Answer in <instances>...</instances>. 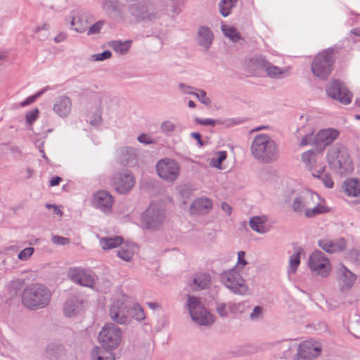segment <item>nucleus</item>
<instances>
[{"label": "nucleus", "mask_w": 360, "mask_h": 360, "mask_svg": "<svg viewBox=\"0 0 360 360\" xmlns=\"http://www.w3.org/2000/svg\"><path fill=\"white\" fill-rule=\"evenodd\" d=\"M320 196L311 191H303L294 198L292 208L295 212L304 213L308 218L326 213L328 210L321 202Z\"/></svg>", "instance_id": "obj_1"}, {"label": "nucleus", "mask_w": 360, "mask_h": 360, "mask_svg": "<svg viewBox=\"0 0 360 360\" xmlns=\"http://www.w3.org/2000/svg\"><path fill=\"white\" fill-rule=\"evenodd\" d=\"M253 157L263 163H271L279 157L278 147L275 141L266 134L256 136L251 145Z\"/></svg>", "instance_id": "obj_2"}, {"label": "nucleus", "mask_w": 360, "mask_h": 360, "mask_svg": "<svg viewBox=\"0 0 360 360\" xmlns=\"http://www.w3.org/2000/svg\"><path fill=\"white\" fill-rule=\"evenodd\" d=\"M51 292L43 284L34 283L26 287L22 292V303L30 309L45 308L50 302Z\"/></svg>", "instance_id": "obj_3"}, {"label": "nucleus", "mask_w": 360, "mask_h": 360, "mask_svg": "<svg viewBox=\"0 0 360 360\" xmlns=\"http://www.w3.org/2000/svg\"><path fill=\"white\" fill-rule=\"evenodd\" d=\"M327 162L330 168L340 174H346L352 169V160L346 147L335 143L327 152Z\"/></svg>", "instance_id": "obj_4"}, {"label": "nucleus", "mask_w": 360, "mask_h": 360, "mask_svg": "<svg viewBox=\"0 0 360 360\" xmlns=\"http://www.w3.org/2000/svg\"><path fill=\"white\" fill-rule=\"evenodd\" d=\"M334 61L333 50L326 49L319 52L311 64L312 74L320 79L326 80L333 70Z\"/></svg>", "instance_id": "obj_5"}, {"label": "nucleus", "mask_w": 360, "mask_h": 360, "mask_svg": "<svg viewBox=\"0 0 360 360\" xmlns=\"http://www.w3.org/2000/svg\"><path fill=\"white\" fill-rule=\"evenodd\" d=\"M166 219L165 208L160 202H152L141 217L142 226L149 231L159 230Z\"/></svg>", "instance_id": "obj_6"}, {"label": "nucleus", "mask_w": 360, "mask_h": 360, "mask_svg": "<svg viewBox=\"0 0 360 360\" xmlns=\"http://www.w3.org/2000/svg\"><path fill=\"white\" fill-rule=\"evenodd\" d=\"M220 279L224 285L234 294L246 295L250 294V288L245 280L243 278L238 267L223 272Z\"/></svg>", "instance_id": "obj_7"}, {"label": "nucleus", "mask_w": 360, "mask_h": 360, "mask_svg": "<svg viewBox=\"0 0 360 360\" xmlns=\"http://www.w3.org/2000/svg\"><path fill=\"white\" fill-rule=\"evenodd\" d=\"M98 340L105 349H116L122 342V331L114 323H106L99 332Z\"/></svg>", "instance_id": "obj_8"}, {"label": "nucleus", "mask_w": 360, "mask_h": 360, "mask_svg": "<svg viewBox=\"0 0 360 360\" xmlns=\"http://www.w3.org/2000/svg\"><path fill=\"white\" fill-rule=\"evenodd\" d=\"M186 305L192 319L198 324L209 326L214 323L213 315L205 309L199 298L188 296Z\"/></svg>", "instance_id": "obj_9"}, {"label": "nucleus", "mask_w": 360, "mask_h": 360, "mask_svg": "<svg viewBox=\"0 0 360 360\" xmlns=\"http://www.w3.org/2000/svg\"><path fill=\"white\" fill-rule=\"evenodd\" d=\"M308 266L313 275L323 278L328 277L332 271L330 259L319 250L309 256Z\"/></svg>", "instance_id": "obj_10"}, {"label": "nucleus", "mask_w": 360, "mask_h": 360, "mask_svg": "<svg viewBox=\"0 0 360 360\" xmlns=\"http://www.w3.org/2000/svg\"><path fill=\"white\" fill-rule=\"evenodd\" d=\"M156 170L161 179L168 182H173L179 176L180 166L175 160L165 158L158 162Z\"/></svg>", "instance_id": "obj_11"}, {"label": "nucleus", "mask_w": 360, "mask_h": 360, "mask_svg": "<svg viewBox=\"0 0 360 360\" xmlns=\"http://www.w3.org/2000/svg\"><path fill=\"white\" fill-rule=\"evenodd\" d=\"M326 93L331 98L335 99L342 104L351 103L352 94L344 83L340 80H333L326 88Z\"/></svg>", "instance_id": "obj_12"}, {"label": "nucleus", "mask_w": 360, "mask_h": 360, "mask_svg": "<svg viewBox=\"0 0 360 360\" xmlns=\"http://www.w3.org/2000/svg\"><path fill=\"white\" fill-rule=\"evenodd\" d=\"M340 136V131L333 128L320 130L314 138V146L317 152L322 153L326 148L335 141Z\"/></svg>", "instance_id": "obj_13"}, {"label": "nucleus", "mask_w": 360, "mask_h": 360, "mask_svg": "<svg viewBox=\"0 0 360 360\" xmlns=\"http://www.w3.org/2000/svg\"><path fill=\"white\" fill-rule=\"evenodd\" d=\"M68 277L74 282L89 288H94L95 285V274L90 269H85L81 267L69 269Z\"/></svg>", "instance_id": "obj_14"}, {"label": "nucleus", "mask_w": 360, "mask_h": 360, "mask_svg": "<svg viewBox=\"0 0 360 360\" xmlns=\"http://www.w3.org/2000/svg\"><path fill=\"white\" fill-rule=\"evenodd\" d=\"M135 184V178L129 170L116 173L112 178V186L121 194L128 193Z\"/></svg>", "instance_id": "obj_15"}, {"label": "nucleus", "mask_w": 360, "mask_h": 360, "mask_svg": "<svg viewBox=\"0 0 360 360\" xmlns=\"http://www.w3.org/2000/svg\"><path fill=\"white\" fill-rule=\"evenodd\" d=\"M319 153L313 150H309L302 155V159L305 166L309 169L313 176H320L321 172L326 169V166L323 164H319Z\"/></svg>", "instance_id": "obj_16"}, {"label": "nucleus", "mask_w": 360, "mask_h": 360, "mask_svg": "<svg viewBox=\"0 0 360 360\" xmlns=\"http://www.w3.org/2000/svg\"><path fill=\"white\" fill-rule=\"evenodd\" d=\"M336 274L340 290L348 292L354 285L356 276L342 264L338 266Z\"/></svg>", "instance_id": "obj_17"}, {"label": "nucleus", "mask_w": 360, "mask_h": 360, "mask_svg": "<svg viewBox=\"0 0 360 360\" xmlns=\"http://www.w3.org/2000/svg\"><path fill=\"white\" fill-rule=\"evenodd\" d=\"M109 314L111 319L117 323H127L129 315V307L124 301L115 300L110 307Z\"/></svg>", "instance_id": "obj_18"}, {"label": "nucleus", "mask_w": 360, "mask_h": 360, "mask_svg": "<svg viewBox=\"0 0 360 360\" xmlns=\"http://www.w3.org/2000/svg\"><path fill=\"white\" fill-rule=\"evenodd\" d=\"M114 200L112 195L106 191H98L93 196L92 205L96 209L108 213L111 210Z\"/></svg>", "instance_id": "obj_19"}, {"label": "nucleus", "mask_w": 360, "mask_h": 360, "mask_svg": "<svg viewBox=\"0 0 360 360\" xmlns=\"http://www.w3.org/2000/svg\"><path fill=\"white\" fill-rule=\"evenodd\" d=\"M318 245L325 252L333 254L345 250L347 243L346 240L343 238H339L335 240L325 238L318 240Z\"/></svg>", "instance_id": "obj_20"}, {"label": "nucleus", "mask_w": 360, "mask_h": 360, "mask_svg": "<svg viewBox=\"0 0 360 360\" xmlns=\"http://www.w3.org/2000/svg\"><path fill=\"white\" fill-rule=\"evenodd\" d=\"M297 349L300 354L311 359L320 356L322 351V345L319 342L308 340L297 345Z\"/></svg>", "instance_id": "obj_21"}, {"label": "nucleus", "mask_w": 360, "mask_h": 360, "mask_svg": "<svg viewBox=\"0 0 360 360\" xmlns=\"http://www.w3.org/2000/svg\"><path fill=\"white\" fill-rule=\"evenodd\" d=\"M72 103L71 98L68 96L58 97L53 105V111L61 118L68 117L72 110Z\"/></svg>", "instance_id": "obj_22"}, {"label": "nucleus", "mask_w": 360, "mask_h": 360, "mask_svg": "<svg viewBox=\"0 0 360 360\" xmlns=\"http://www.w3.org/2000/svg\"><path fill=\"white\" fill-rule=\"evenodd\" d=\"M84 309V300L79 296L70 297L64 304L63 311L67 317L78 315Z\"/></svg>", "instance_id": "obj_23"}, {"label": "nucleus", "mask_w": 360, "mask_h": 360, "mask_svg": "<svg viewBox=\"0 0 360 360\" xmlns=\"http://www.w3.org/2000/svg\"><path fill=\"white\" fill-rule=\"evenodd\" d=\"M130 14L139 20H155L159 18L158 13L150 12L148 8L143 4H134L129 6Z\"/></svg>", "instance_id": "obj_24"}, {"label": "nucleus", "mask_w": 360, "mask_h": 360, "mask_svg": "<svg viewBox=\"0 0 360 360\" xmlns=\"http://www.w3.org/2000/svg\"><path fill=\"white\" fill-rule=\"evenodd\" d=\"M268 60L262 56H255L247 60L246 68L253 75H257L261 70H264Z\"/></svg>", "instance_id": "obj_25"}, {"label": "nucleus", "mask_w": 360, "mask_h": 360, "mask_svg": "<svg viewBox=\"0 0 360 360\" xmlns=\"http://www.w3.org/2000/svg\"><path fill=\"white\" fill-rule=\"evenodd\" d=\"M211 281L210 276L207 273H197L193 276L192 281H190L189 285L195 290H202L207 288Z\"/></svg>", "instance_id": "obj_26"}, {"label": "nucleus", "mask_w": 360, "mask_h": 360, "mask_svg": "<svg viewBox=\"0 0 360 360\" xmlns=\"http://www.w3.org/2000/svg\"><path fill=\"white\" fill-rule=\"evenodd\" d=\"M296 348L297 344L293 341H282L275 347V349L277 352L276 356L280 359H287L292 354V352Z\"/></svg>", "instance_id": "obj_27"}, {"label": "nucleus", "mask_w": 360, "mask_h": 360, "mask_svg": "<svg viewBox=\"0 0 360 360\" xmlns=\"http://www.w3.org/2000/svg\"><path fill=\"white\" fill-rule=\"evenodd\" d=\"M268 218L266 216H256L250 219V228L261 234H264L269 231L270 227L266 226Z\"/></svg>", "instance_id": "obj_28"}, {"label": "nucleus", "mask_w": 360, "mask_h": 360, "mask_svg": "<svg viewBox=\"0 0 360 360\" xmlns=\"http://www.w3.org/2000/svg\"><path fill=\"white\" fill-rule=\"evenodd\" d=\"M213 34L208 27L202 26L199 28L197 36L198 44L207 50L212 44Z\"/></svg>", "instance_id": "obj_29"}, {"label": "nucleus", "mask_w": 360, "mask_h": 360, "mask_svg": "<svg viewBox=\"0 0 360 360\" xmlns=\"http://www.w3.org/2000/svg\"><path fill=\"white\" fill-rule=\"evenodd\" d=\"M212 207V202L207 198H199L195 199L191 206L193 213H207Z\"/></svg>", "instance_id": "obj_30"}, {"label": "nucleus", "mask_w": 360, "mask_h": 360, "mask_svg": "<svg viewBox=\"0 0 360 360\" xmlns=\"http://www.w3.org/2000/svg\"><path fill=\"white\" fill-rule=\"evenodd\" d=\"M103 10L108 14L114 16L122 17L124 5L117 0H106L103 4Z\"/></svg>", "instance_id": "obj_31"}, {"label": "nucleus", "mask_w": 360, "mask_h": 360, "mask_svg": "<svg viewBox=\"0 0 360 360\" xmlns=\"http://www.w3.org/2000/svg\"><path fill=\"white\" fill-rule=\"evenodd\" d=\"M268 77L272 79H281L283 76L289 75V68H281L268 62L264 70Z\"/></svg>", "instance_id": "obj_32"}, {"label": "nucleus", "mask_w": 360, "mask_h": 360, "mask_svg": "<svg viewBox=\"0 0 360 360\" xmlns=\"http://www.w3.org/2000/svg\"><path fill=\"white\" fill-rule=\"evenodd\" d=\"M240 306V304H236L233 302H217L216 304V310L220 316L226 317L229 313L233 314L237 312Z\"/></svg>", "instance_id": "obj_33"}, {"label": "nucleus", "mask_w": 360, "mask_h": 360, "mask_svg": "<svg viewBox=\"0 0 360 360\" xmlns=\"http://www.w3.org/2000/svg\"><path fill=\"white\" fill-rule=\"evenodd\" d=\"M304 253L303 248L297 247L294 250V253L289 258L288 274H295L298 266L300 264L301 255Z\"/></svg>", "instance_id": "obj_34"}, {"label": "nucleus", "mask_w": 360, "mask_h": 360, "mask_svg": "<svg viewBox=\"0 0 360 360\" xmlns=\"http://www.w3.org/2000/svg\"><path fill=\"white\" fill-rule=\"evenodd\" d=\"M136 248L134 243H126L117 251V256L124 262H131Z\"/></svg>", "instance_id": "obj_35"}, {"label": "nucleus", "mask_w": 360, "mask_h": 360, "mask_svg": "<svg viewBox=\"0 0 360 360\" xmlns=\"http://www.w3.org/2000/svg\"><path fill=\"white\" fill-rule=\"evenodd\" d=\"M123 243L121 236L103 237L100 238L99 243L102 249L109 250L115 248Z\"/></svg>", "instance_id": "obj_36"}, {"label": "nucleus", "mask_w": 360, "mask_h": 360, "mask_svg": "<svg viewBox=\"0 0 360 360\" xmlns=\"http://www.w3.org/2000/svg\"><path fill=\"white\" fill-rule=\"evenodd\" d=\"M92 360H115V354L112 350L105 349L103 347H94L91 351Z\"/></svg>", "instance_id": "obj_37"}, {"label": "nucleus", "mask_w": 360, "mask_h": 360, "mask_svg": "<svg viewBox=\"0 0 360 360\" xmlns=\"http://www.w3.org/2000/svg\"><path fill=\"white\" fill-rule=\"evenodd\" d=\"M345 192L349 196H358L360 195V181L350 179H347L344 183Z\"/></svg>", "instance_id": "obj_38"}, {"label": "nucleus", "mask_w": 360, "mask_h": 360, "mask_svg": "<svg viewBox=\"0 0 360 360\" xmlns=\"http://www.w3.org/2000/svg\"><path fill=\"white\" fill-rule=\"evenodd\" d=\"M238 0H220L219 2V13L224 17H227L238 4Z\"/></svg>", "instance_id": "obj_39"}, {"label": "nucleus", "mask_w": 360, "mask_h": 360, "mask_svg": "<svg viewBox=\"0 0 360 360\" xmlns=\"http://www.w3.org/2000/svg\"><path fill=\"white\" fill-rule=\"evenodd\" d=\"M71 26L77 32H84L88 30L89 25L85 16L73 17L71 21Z\"/></svg>", "instance_id": "obj_40"}, {"label": "nucleus", "mask_w": 360, "mask_h": 360, "mask_svg": "<svg viewBox=\"0 0 360 360\" xmlns=\"http://www.w3.org/2000/svg\"><path fill=\"white\" fill-rule=\"evenodd\" d=\"M221 31L224 34L233 42H238L242 39V37L237 29L233 26L223 25Z\"/></svg>", "instance_id": "obj_41"}, {"label": "nucleus", "mask_w": 360, "mask_h": 360, "mask_svg": "<svg viewBox=\"0 0 360 360\" xmlns=\"http://www.w3.org/2000/svg\"><path fill=\"white\" fill-rule=\"evenodd\" d=\"M110 46L117 53L124 55L126 54L130 49L131 41H114L111 43Z\"/></svg>", "instance_id": "obj_42"}, {"label": "nucleus", "mask_w": 360, "mask_h": 360, "mask_svg": "<svg viewBox=\"0 0 360 360\" xmlns=\"http://www.w3.org/2000/svg\"><path fill=\"white\" fill-rule=\"evenodd\" d=\"M177 124L171 121L165 120L160 124V131L167 136H172V134L177 129Z\"/></svg>", "instance_id": "obj_43"}, {"label": "nucleus", "mask_w": 360, "mask_h": 360, "mask_svg": "<svg viewBox=\"0 0 360 360\" xmlns=\"http://www.w3.org/2000/svg\"><path fill=\"white\" fill-rule=\"evenodd\" d=\"M226 158L227 153L226 151H219L215 154V156L211 159L210 165L213 167L221 169V163Z\"/></svg>", "instance_id": "obj_44"}, {"label": "nucleus", "mask_w": 360, "mask_h": 360, "mask_svg": "<svg viewBox=\"0 0 360 360\" xmlns=\"http://www.w3.org/2000/svg\"><path fill=\"white\" fill-rule=\"evenodd\" d=\"M129 315L139 321L145 319L146 317L143 309L139 304H135L131 309Z\"/></svg>", "instance_id": "obj_45"}, {"label": "nucleus", "mask_w": 360, "mask_h": 360, "mask_svg": "<svg viewBox=\"0 0 360 360\" xmlns=\"http://www.w3.org/2000/svg\"><path fill=\"white\" fill-rule=\"evenodd\" d=\"M321 175L320 176H315L321 180L324 186L328 188H332L334 186V181L331 177V176L326 172L325 169L321 172Z\"/></svg>", "instance_id": "obj_46"}, {"label": "nucleus", "mask_w": 360, "mask_h": 360, "mask_svg": "<svg viewBox=\"0 0 360 360\" xmlns=\"http://www.w3.org/2000/svg\"><path fill=\"white\" fill-rule=\"evenodd\" d=\"M50 89L49 86H46L44 89H43L41 91L35 94L34 95L27 97L24 101H22L20 103V105L22 107H25V106L32 104V103H34L36 101V99L37 98L41 96L47 89Z\"/></svg>", "instance_id": "obj_47"}, {"label": "nucleus", "mask_w": 360, "mask_h": 360, "mask_svg": "<svg viewBox=\"0 0 360 360\" xmlns=\"http://www.w3.org/2000/svg\"><path fill=\"white\" fill-rule=\"evenodd\" d=\"M34 252V249L33 248H26L18 253V258L21 261H27L31 257Z\"/></svg>", "instance_id": "obj_48"}, {"label": "nucleus", "mask_w": 360, "mask_h": 360, "mask_svg": "<svg viewBox=\"0 0 360 360\" xmlns=\"http://www.w3.org/2000/svg\"><path fill=\"white\" fill-rule=\"evenodd\" d=\"M193 96L198 98L202 103L206 105H210L211 104V99L207 96L206 92L202 89L198 90V92H195Z\"/></svg>", "instance_id": "obj_49"}, {"label": "nucleus", "mask_w": 360, "mask_h": 360, "mask_svg": "<svg viewBox=\"0 0 360 360\" xmlns=\"http://www.w3.org/2000/svg\"><path fill=\"white\" fill-rule=\"evenodd\" d=\"M104 23L105 22L103 20H99L96 22L95 24H94L92 26L89 27V29L88 30L87 34L92 35L99 33Z\"/></svg>", "instance_id": "obj_50"}, {"label": "nucleus", "mask_w": 360, "mask_h": 360, "mask_svg": "<svg viewBox=\"0 0 360 360\" xmlns=\"http://www.w3.org/2000/svg\"><path fill=\"white\" fill-rule=\"evenodd\" d=\"M39 111L37 108H35L26 115V121L29 124H32L39 117Z\"/></svg>", "instance_id": "obj_51"}, {"label": "nucleus", "mask_w": 360, "mask_h": 360, "mask_svg": "<svg viewBox=\"0 0 360 360\" xmlns=\"http://www.w3.org/2000/svg\"><path fill=\"white\" fill-rule=\"evenodd\" d=\"M178 87L181 94L190 95H193L195 94V88L191 86L186 85L184 83H179Z\"/></svg>", "instance_id": "obj_52"}, {"label": "nucleus", "mask_w": 360, "mask_h": 360, "mask_svg": "<svg viewBox=\"0 0 360 360\" xmlns=\"http://www.w3.org/2000/svg\"><path fill=\"white\" fill-rule=\"evenodd\" d=\"M52 242L58 245H65L70 243V239L63 236H53Z\"/></svg>", "instance_id": "obj_53"}, {"label": "nucleus", "mask_w": 360, "mask_h": 360, "mask_svg": "<svg viewBox=\"0 0 360 360\" xmlns=\"http://www.w3.org/2000/svg\"><path fill=\"white\" fill-rule=\"evenodd\" d=\"M61 347H56L54 346L49 347L46 350V355L50 358H56L58 356L59 353L62 352Z\"/></svg>", "instance_id": "obj_54"}, {"label": "nucleus", "mask_w": 360, "mask_h": 360, "mask_svg": "<svg viewBox=\"0 0 360 360\" xmlns=\"http://www.w3.org/2000/svg\"><path fill=\"white\" fill-rule=\"evenodd\" d=\"M195 122L200 125H210L213 127L216 125L217 121L210 118L201 119L196 117L195 118Z\"/></svg>", "instance_id": "obj_55"}, {"label": "nucleus", "mask_w": 360, "mask_h": 360, "mask_svg": "<svg viewBox=\"0 0 360 360\" xmlns=\"http://www.w3.org/2000/svg\"><path fill=\"white\" fill-rule=\"evenodd\" d=\"M111 52L108 50H106L103 53L94 54L93 55L92 57L94 58V60L102 61L105 59L110 58L111 57Z\"/></svg>", "instance_id": "obj_56"}, {"label": "nucleus", "mask_w": 360, "mask_h": 360, "mask_svg": "<svg viewBox=\"0 0 360 360\" xmlns=\"http://www.w3.org/2000/svg\"><path fill=\"white\" fill-rule=\"evenodd\" d=\"M348 258L354 262H356L360 264V251L352 249L348 252Z\"/></svg>", "instance_id": "obj_57"}, {"label": "nucleus", "mask_w": 360, "mask_h": 360, "mask_svg": "<svg viewBox=\"0 0 360 360\" xmlns=\"http://www.w3.org/2000/svg\"><path fill=\"white\" fill-rule=\"evenodd\" d=\"M314 136H313L312 132L307 134V135L304 136L303 138L301 139L300 145L304 146L309 144H311L314 146Z\"/></svg>", "instance_id": "obj_58"}, {"label": "nucleus", "mask_w": 360, "mask_h": 360, "mask_svg": "<svg viewBox=\"0 0 360 360\" xmlns=\"http://www.w3.org/2000/svg\"><path fill=\"white\" fill-rule=\"evenodd\" d=\"M262 314V308L257 306L254 308L253 311L250 314V317L252 320H256L259 317H260Z\"/></svg>", "instance_id": "obj_59"}, {"label": "nucleus", "mask_w": 360, "mask_h": 360, "mask_svg": "<svg viewBox=\"0 0 360 360\" xmlns=\"http://www.w3.org/2000/svg\"><path fill=\"white\" fill-rule=\"evenodd\" d=\"M138 141L140 143H144V144H150L153 143V139L148 134H142L138 137Z\"/></svg>", "instance_id": "obj_60"}, {"label": "nucleus", "mask_w": 360, "mask_h": 360, "mask_svg": "<svg viewBox=\"0 0 360 360\" xmlns=\"http://www.w3.org/2000/svg\"><path fill=\"white\" fill-rule=\"evenodd\" d=\"M180 195L183 198L188 199L192 194L191 190L186 186H183L179 190Z\"/></svg>", "instance_id": "obj_61"}, {"label": "nucleus", "mask_w": 360, "mask_h": 360, "mask_svg": "<svg viewBox=\"0 0 360 360\" xmlns=\"http://www.w3.org/2000/svg\"><path fill=\"white\" fill-rule=\"evenodd\" d=\"M245 252L244 251H239L238 252V263L237 265H241L242 266H245L248 262L245 259Z\"/></svg>", "instance_id": "obj_62"}, {"label": "nucleus", "mask_w": 360, "mask_h": 360, "mask_svg": "<svg viewBox=\"0 0 360 360\" xmlns=\"http://www.w3.org/2000/svg\"><path fill=\"white\" fill-rule=\"evenodd\" d=\"M67 37V34L65 33L61 32L57 34L54 38V41L56 43H60L63 41Z\"/></svg>", "instance_id": "obj_63"}, {"label": "nucleus", "mask_w": 360, "mask_h": 360, "mask_svg": "<svg viewBox=\"0 0 360 360\" xmlns=\"http://www.w3.org/2000/svg\"><path fill=\"white\" fill-rule=\"evenodd\" d=\"M62 181V179L59 176H54L53 177L49 182L50 186H55L60 184V182Z\"/></svg>", "instance_id": "obj_64"}]
</instances>
